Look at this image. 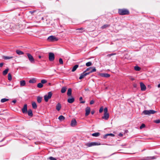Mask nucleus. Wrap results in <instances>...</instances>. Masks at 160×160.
Segmentation results:
<instances>
[{
  "instance_id": "e433bc0d",
  "label": "nucleus",
  "mask_w": 160,
  "mask_h": 160,
  "mask_svg": "<svg viewBox=\"0 0 160 160\" xmlns=\"http://www.w3.org/2000/svg\"><path fill=\"white\" fill-rule=\"evenodd\" d=\"M109 135H110V136H113H113H114V134H112V133L108 134H106V135L105 136H104V138H106V137H107V136H109Z\"/></svg>"
},
{
  "instance_id": "9d476101",
  "label": "nucleus",
  "mask_w": 160,
  "mask_h": 160,
  "mask_svg": "<svg viewBox=\"0 0 160 160\" xmlns=\"http://www.w3.org/2000/svg\"><path fill=\"white\" fill-rule=\"evenodd\" d=\"M98 75L102 77L108 78L110 76V75L108 73H100Z\"/></svg>"
},
{
  "instance_id": "393cba45",
  "label": "nucleus",
  "mask_w": 160,
  "mask_h": 160,
  "mask_svg": "<svg viewBox=\"0 0 160 160\" xmlns=\"http://www.w3.org/2000/svg\"><path fill=\"white\" fill-rule=\"evenodd\" d=\"M100 134L99 132H96L92 134V136L93 137H97L99 136Z\"/></svg>"
},
{
  "instance_id": "2f4dec72",
  "label": "nucleus",
  "mask_w": 160,
  "mask_h": 160,
  "mask_svg": "<svg viewBox=\"0 0 160 160\" xmlns=\"http://www.w3.org/2000/svg\"><path fill=\"white\" fill-rule=\"evenodd\" d=\"M9 100L8 99L5 98H2L1 100V102L3 103Z\"/></svg>"
},
{
  "instance_id": "cd10ccee",
  "label": "nucleus",
  "mask_w": 160,
  "mask_h": 160,
  "mask_svg": "<svg viewBox=\"0 0 160 160\" xmlns=\"http://www.w3.org/2000/svg\"><path fill=\"white\" fill-rule=\"evenodd\" d=\"M8 70L9 69L8 68L6 69L3 72V74L4 75H5L6 74H7L8 72Z\"/></svg>"
},
{
  "instance_id": "de8ad7c7",
  "label": "nucleus",
  "mask_w": 160,
  "mask_h": 160,
  "mask_svg": "<svg viewBox=\"0 0 160 160\" xmlns=\"http://www.w3.org/2000/svg\"><path fill=\"white\" fill-rule=\"evenodd\" d=\"M103 107H101L100 108L99 110V112L100 113H101L103 111Z\"/></svg>"
},
{
  "instance_id": "4be33fe9",
  "label": "nucleus",
  "mask_w": 160,
  "mask_h": 160,
  "mask_svg": "<svg viewBox=\"0 0 160 160\" xmlns=\"http://www.w3.org/2000/svg\"><path fill=\"white\" fill-rule=\"evenodd\" d=\"M72 94V89L71 88H69L68 89L67 92V95L68 96H71Z\"/></svg>"
},
{
  "instance_id": "20e7f679",
  "label": "nucleus",
  "mask_w": 160,
  "mask_h": 160,
  "mask_svg": "<svg viewBox=\"0 0 160 160\" xmlns=\"http://www.w3.org/2000/svg\"><path fill=\"white\" fill-rule=\"evenodd\" d=\"M156 112L152 110H145L143 111L142 113L145 115H150L151 114H153Z\"/></svg>"
},
{
  "instance_id": "39448f33",
  "label": "nucleus",
  "mask_w": 160,
  "mask_h": 160,
  "mask_svg": "<svg viewBox=\"0 0 160 160\" xmlns=\"http://www.w3.org/2000/svg\"><path fill=\"white\" fill-rule=\"evenodd\" d=\"M52 95V93L50 92L48 93V95H46L44 96V99L45 102H47L48 99H50Z\"/></svg>"
},
{
  "instance_id": "c9c22d12",
  "label": "nucleus",
  "mask_w": 160,
  "mask_h": 160,
  "mask_svg": "<svg viewBox=\"0 0 160 160\" xmlns=\"http://www.w3.org/2000/svg\"><path fill=\"white\" fill-rule=\"evenodd\" d=\"M109 26L108 24H105L103 26H102L101 27V28L103 29L109 27Z\"/></svg>"
},
{
  "instance_id": "7ed1b4c3",
  "label": "nucleus",
  "mask_w": 160,
  "mask_h": 160,
  "mask_svg": "<svg viewBox=\"0 0 160 160\" xmlns=\"http://www.w3.org/2000/svg\"><path fill=\"white\" fill-rule=\"evenodd\" d=\"M58 39L55 36L52 35L49 36L47 38V40L50 42H54L58 41Z\"/></svg>"
},
{
  "instance_id": "423d86ee",
  "label": "nucleus",
  "mask_w": 160,
  "mask_h": 160,
  "mask_svg": "<svg viewBox=\"0 0 160 160\" xmlns=\"http://www.w3.org/2000/svg\"><path fill=\"white\" fill-rule=\"evenodd\" d=\"M28 58L31 63H33L35 62L34 59L32 56L29 53H27Z\"/></svg>"
},
{
  "instance_id": "052dcab7",
  "label": "nucleus",
  "mask_w": 160,
  "mask_h": 160,
  "mask_svg": "<svg viewBox=\"0 0 160 160\" xmlns=\"http://www.w3.org/2000/svg\"><path fill=\"white\" fill-rule=\"evenodd\" d=\"M131 79L132 80H134V79L133 78H131Z\"/></svg>"
},
{
  "instance_id": "1a4fd4ad",
  "label": "nucleus",
  "mask_w": 160,
  "mask_h": 160,
  "mask_svg": "<svg viewBox=\"0 0 160 160\" xmlns=\"http://www.w3.org/2000/svg\"><path fill=\"white\" fill-rule=\"evenodd\" d=\"M141 89V91H144L146 89V87L145 85L142 82L140 83Z\"/></svg>"
},
{
  "instance_id": "f257e3e1",
  "label": "nucleus",
  "mask_w": 160,
  "mask_h": 160,
  "mask_svg": "<svg viewBox=\"0 0 160 160\" xmlns=\"http://www.w3.org/2000/svg\"><path fill=\"white\" fill-rule=\"evenodd\" d=\"M118 12L120 15H128L129 13V11L125 9H119Z\"/></svg>"
},
{
  "instance_id": "72a5a7b5",
  "label": "nucleus",
  "mask_w": 160,
  "mask_h": 160,
  "mask_svg": "<svg viewBox=\"0 0 160 160\" xmlns=\"http://www.w3.org/2000/svg\"><path fill=\"white\" fill-rule=\"evenodd\" d=\"M43 86V84L41 83H38L37 85V87L39 88H41Z\"/></svg>"
},
{
  "instance_id": "0eeeda50",
  "label": "nucleus",
  "mask_w": 160,
  "mask_h": 160,
  "mask_svg": "<svg viewBox=\"0 0 160 160\" xmlns=\"http://www.w3.org/2000/svg\"><path fill=\"white\" fill-rule=\"evenodd\" d=\"M55 58L54 54L53 53L49 52V60L50 61H53Z\"/></svg>"
},
{
  "instance_id": "f03ea898",
  "label": "nucleus",
  "mask_w": 160,
  "mask_h": 160,
  "mask_svg": "<svg viewBox=\"0 0 160 160\" xmlns=\"http://www.w3.org/2000/svg\"><path fill=\"white\" fill-rule=\"evenodd\" d=\"M101 145V143L99 142H89L85 144V145L88 147H89L94 146H98Z\"/></svg>"
},
{
  "instance_id": "4c0bfd02",
  "label": "nucleus",
  "mask_w": 160,
  "mask_h": 160,
  "mask_svg": "<svg viewBox=\"0 0 160 160\" xmlns=\"http://www.w3.org/2000/svg\"><path fill=\"white\" fill-rule=\"evenodd\" d=\"M47 82V81L45 79H42L41 81V83L42 84L45 83Z\"/></svg>"
},
{
  "instance_id": "79ce46f5",
  "label": "nucleus",
  "mask_w": 160,
  "mask_h": 160,
  "mask_svg": "<svg viewBox=\"0 0 160 160\" xmlns=\"http://www.w3.org/2000/svg\"><path fill=\"white\" fill-rule=\"evenodd\" d=\"M145 125L144 124H142L140 126V129H142V128H145Z\"/></svg>"
},
{
  "instance_id": "5fc2aeb1",
  "label": "nucleus",
  "mask_w": 160,
  "mask_h": 160,
  "mask_svg": "<svg viewBox=\"0 0 160 160\" xmlns=\"http://www.w3.org/2000/svg\"><path fill=\"white\" fill-rule=\"evenodd\" d=\"M158 88H160V83H159V84H158Z\"/></svg>"
},
{
  "instance_id": "c03bdc74",
  "label": "nucleus",
  "mask_w": 160,
  "mask_h": 160,
  "mask_svg": "<svg viewBox=\"0 0 160 160\" xmlns=\"http://www.w3.org/2000/svg\"><path fill=\"white\" fill-rule=\"evenodd\" d=\"M103 111H104V113H108V108H105L104 109Z\"/></svg>"
},
{
  "instance_id": "a878e982",
  "label": "nucleus",
  "mask_w": 160,
  "mask_h": 160,
  "mask_svg": "<svg viewBox=\"0 0 160 160\" xmlns=\"http://www.w3.org/2000/svg\"><path fill=\"white\" fill-rule=\"evenodd\" d=\"M92 68L91 70H90V71H89V72H88V73H89V74L90 73H92L93 72H95L96 70L95 67H94V68L92 67Z\"/></svg>"
},
{
  "instance_id": "2eb2a0df",
  "label": "nucleus",
  "mask_w": 160,
  "mask_h": 160,
  "mask_svg": "<svg viewBox=\"0 0 160 160\" xmlns=\"http://www.w3.org/2000/svg\"><path fill=\"white\" fill-rule=\"evenodd\" d=\"M75 101V99L73 98H69L68 99V102L70 103H72Z\"/></svg>"
},
{
  "instance_id": "6ab92c4d",
  "label": "nucleus",
  "mask_w": 160,
  "mask_h": 160,
  "mask_svg": "<svg viewBox=\"0 0 160 160\" xmlns=\"http://www.w3.org/2000/svg\"><path fill=\"white\" fill-rule=\"evenodd\" d=\"M16 53L18 54V55H23L24 54V52H22V51L19 50H16Z\"/></svg>"
},
{
  "instance_id": "aec40b11",
  "label": "nucleus",
  "mask_w": 160,
  "mask_h": 160,
  "mask_svg": "<svg viewBox=\"0 0 160 160\" xmlns=\"http://www.w3.org/2000/svg\"><path fill=\"white\" fill-rule=\"evenodd\" d=\"M78 65H75L72 68V72H74L75 71H76V70L78 68Z\"/></svg>"
},
{
  "instance_id": "5701e85b",
  "label": "nucleus",
  "mask_w": 160,
  "mask_h": 160,
  "mask_svg": "<svg viewBox=\"0 0 160 160\" xmlns=\"http://www.w3.org/2000/svg\"><path fill=\"white\" fill-rule=\"evenodd\" d=\"M32 106L33 108L34 109H36L37 108V105L36 103L35 102H33L32 103Z\"/></svg>"
},
{
  "instance_id": "bb28decb",
  "label": "nucleus",
  "mask_w": 160,
  "mask_h": 160,
  "mask_svg": "<svg viewBox=\"0 0 160 160\" xmlns=\"http://www.w3.org/2000/svg\"><path fill=\"white\" fill-rule=\"evenodd\" d=\"M67 88L65 87H63L62 88L61 90V92L62 93H64L65 92Z\"/></svg>"
},
{
  "instance_id": "9b49d317",
  "label": "nucleus",
  "mask_w": 160,
  "mask_h": 160,
  "mask_svg": "<svg viewBox=\"0 0 160 160\" xmlns=\"http://www.w3.org/2000/svg\"><path fill=\"white\" fill-rule=\"evenodd\" d=\"M22 111L23 113H25L27 112V106L26 104L24 105L23 108L22 109Z\"/></svg>"
},
{
  "instance_id": "864d4df0",
  "label": "nucleus",
  "mask_w": 160,
  "mask_h": 160,
  "mask_svg": "<svg viewBox=\"0 0 160 160\" xmlns=\"http://www.w3.org/2000/svg\"><path fill=\"white\" fill-rule=\"evenodd\" d=\"M16 102V100H13L12 101V102L14 103H15Z\"/></svg>"
},
{
  "instance_id": "6e6d98bb",
  "label": "nucleus",
  "mask_w": 160,
  "mask_h": 160,
  "mask_svg": "<svg viewBox=\"0 0 160 160\" xmlns=\"http://www.w3.org/2000/svg\"><path fill=\"white\" fill-rule=\"evenodd\" d=\"M94 111H92L91 112V113L92 114H93L94 113Z\"/></svg>"
},
{
  "instance_id": "c85d7f7f",
  "label": "nucleus",
  "mask_w": 160,
  "mask_h": 160,
  "mask_svg": "<svg viewBox=\"0 0 160 160\" xmlns=\"http://www.w3.org/2000/svg\"><path fill=\"white\" fill-rule=\"evenodd\" d=\"M8 79L9 81H11L12 79V77L11 74L9 73L8 74Z\"/></svg>"
},
{
  "instance_id": "6e6552de",
  "label": "nucleus",
  "mask_w": 160,
  "mask_h": 160,
  "mask_svg": "<svg viewBox=\"0 0 160 160\" xmlns=\"http://www.w3.org/2000/svg\"><path fill=\"white\" fill-rule=\"evenodd\" d=\"M89 74V73L85 72V71L83 72L81 74L79 78V79H82L83 78L85 77L88 75Z\"/></svg>"
},
{
  "instance_id": "ea45409f",
  "label": "nucleus",
  "mask_w": 160,
  "mask_h": 160,
  "mask_svg": "<svg viewBox=\"0 0 160 160\" xmlns=\"http://www.w3.org/2000/svg\"><path fill=\"white\" fill-rule=\"evenodd\" d=\"M82 99V97H80L79 98V100L81 101V102H80V103H84L85 102V101H81V100Z\"/></svg>"
},
{
  "instance_id": "dca6fc26",
  "label": "nucleus",
  "mask_w": 160,
  "mask_h": 160,
  "mask_svg": "<svg viewBox=\"0 0 160 160\" xmlns=\"http://www.w3.org/2000/svg\"><path fill=\"white\" fill-rule=\"evenodd\" d=\"M28 115L29 116L32 117L33 116V113L31 109H29L27 111Z\"/></svg>"
},
{
  "instance_id": "ddd939ff",
  "label": "nucleus",
  "mask_w": 160,
  "mask_h": 160,
  "mask_svg": "<svg viewBox=\"0 0 160 160\" xmlns=\"http://www.w3.org/2000/svg\"><path fill=\"white\" fill-rule=\"evenodd\" d=\"M77 125V121L75 119H72L71 123V126L72 127H74Z\"/></svg>"
},
{
  "instance_id": "bf43d9fd",
  "label": "nucleus",
  "mask_w": 160,
  "mask_h": 160,
  "mask_svg": "<svg viewBox=\"0 0 160 160\" xmlns=\"http://www.w3.org/2000/svg\"><path fill=\"white\" fill-rule=\"evenodd\" d=\"M38 58H41V56H38Z\"/></svg>"
},
{
  "instance_id": "473e14b6",
  "label": "nucleus",
  "mask_w": 160,
  "mask_h": 160,
  "mask_svg": "<svg viewBox=\"0 0 160 160\" xmlns=\"http://www.w3.org/2000/svg\"><path fill=\"white\" fill-rule=\"evenodd\" d=\"M42 98L41 97H37V102L39 103H40L42 101Z\"/></svg>"
},
{
  "instance_id": "603ef678",
  "label": "nucleus",
  "mask_w": 160,
  "mask_h": 160,
  "mask_svg": "<svg viewBox=\"0 0 160 160\" xmlns=\"http://www.w3.org/2000/svg\"><path fill=\"white\" fill-rule=\"evenodd\" d=\"M3 65V63H0V67H2V66Z\"/></svg>"
},
{
  "instance_id": "4d7b16f0",
  "label": "nucleus",
  "mask_w": 160,
  "mask_h": 160,
  "mask_svg": "<svg viewBox=\"0 0 160 160\" xmlns=\"http://www.w3.org/2000/svg\"><path fill=\"white\" fill-rule=\"evenodd\" d=\"M151 158H152V159H153L156 158H155V157H152Z\"/></svg>"
},
{
  "instance_id": "a211bd4d",
  "label": "nucleus",
  "mask_w": 160,
  "mask_h": 160,
  "mask_svg": "<svg viewBox=\"0 0 160 160\" xmlns=\"http://www.w3.org/2000/svg\"><path fill=\"white\" fill-rule=\"evenodd\" d=\"M20 83L21 87L24 86L26 85V82L24 80L21 81Z\"/></svg>"
},
{
  "instance_id": "680f3d73",
  "label": "nucleus",
  "mask_w": 160,
  "mask_h": 160,
  "mask_svg": "<svg viewBox=\"0 0 160 160\" xmlns=\"http://www.w3.org/2000/svg\"><path fill=\"white\" fill-rule=\"evenodd\" d=\"M33 12H34L30 11V12H31V13H32Z\"/></svg>"
},
{
  "instance_id": "09e8293b",
  "label": "nucleus",
  "mask_w": 160,
  "mask_h": 160,
  "mask_svg": "<svg viewBox=\"0 0 160 160\" xmlns=\"http://www.w3.org/2000/svg\"><path fill=\"white\" fill-rule=\"evenodd\" d=\"M92 68V67H90V68H88L85 71L86 72V71H90V70H91Z\"/></svg>"
},
{
  "instance_id": "3c124183",
  "label": "nucleus",
  "mask_w": 160,
  "mask_h": 160,
  "mask_svg": "<svg viewBox=\"0 0 160 160\" xmlns=\"http://www.w3.org/2000/svg\"><path fill=\"white\" fill-rule=\"evenodd\" d=\"M118 136L120 137H122L123 136V134L121 133H119Z\"/></svg>"
},
{
  "instance_id": "b1692460",
  "label": "nucleus",
  "mask_w": 160,
  "mask_h": 160,
  "mask_svg": "<svg viewBox=\"0 0 160 160\" xmlns=\"http://www.w3.org/2000/svg\"><path fill=\"white\" fill-rule=\"evenodd\" d=\"M13 58L12 56H4L3 57V58L5 60H7L9 59H12Z\"/></svg>"
},
{
  "instance_id": "7c9ffc66",
  "label": "nucleus",
  "mask_w": 160,
  "mask_h": 160,
  "mask_svg": "<svg viewBox=\"0 0 160 160\" xmlns=\"http://www.w3.org/2000/svg\"><path fill=\"white\" fill-rule=\"evenodd\" d=\"M58 119L60 121H62L65 119V118L62 115H61L58 117Z\"/></svg>"
},
{
  "instance_id": "c756f323",
  "label": "nucleus",
  "mask_w": 160,
  "mask_h": 160,
  "mask_svg": "<svg viewBox=\"0 0 160 160\" xmlns=\"http://www.w3.org/2000/svg\"><path fill=\"white\" fill-rule=\"evenodd\" d=\"M134 69L137 71H139L141 69V68L138 66H136L134 67Z\"/></svg>"
},
{
  "instance_id": "49530a36",
  "label": "nucleus",
  "mask_w": 160,
  "mask_h": 160,
  "mask_svg": "<svg viewBox=\"0 0 160 160\" xmlns=\"http://www.w3.org/2000/svg\"><path fill=\"white\" fill-rule=\"evenodd\" d=\"M49 159L50 160H56V159L52 157H50L49 158Z\"/></svg>"
},
{
  "instance_id": "58836bf2",
  "label": "nucleus",
  "mask_w": 160,
  "mask_h": 160,
  "mask_svg": "<svg viewBox=\"0 0 160 160\" xmlns=\"http://www.w3.org/2000/svg\"><path fill=\"white\" fill-rule=\"evenodd\" d=\"M59 62L60 64H63V61L62 59L61 58H59Z\"/></svg>"
},
{
  "instance_id": "37998d69",
  "label": "nucleus",
  "mask_w": 160,
  "mask_h": 160,
  "mask_svg": "<svg viewBox=\"0 0 160 160\" xmlns=\"http://www.w3.org/2000/svg\"><path fill=\"white\" fill-rule=\"evenodd\" d=\"M116 54L114 53H112V54H108L107 55V56L108 57H110L113 55H116Z\"/></svg>"
},
{
  "instance_id": "f704fd0d",
  "label": "nucleus",
  "mask_w": 160,
  "mask_h": 160,
  "mask_svg": "<svg viewBox=\"0 0 160 160\" xmlns=\"http://www.w3.org/2000/svg\"><path fill=\"white\" fill-rule=\"evenodd\" d=\"M92 65V62H89L86 63V65L87 67L91 66Z\"/></svg>"
},
{
  "instance_id": "a18cd8bd",
  "label": "nucleus",
  "mask_w": 160,
  "mask_h": 160,
  "mask_svg": "<svg viewBox=\"0 0 160 160\" xmlns=\"http://www.w3.org/2000/svg\"><path fill=\"white\" fill-rule=\"evenodd\" d=\"M84 30V28H78V29H77V30H80L82 31L80 32H83V31H84V30Z\"/></svg>"
},
{
  "instance_id": "4468645a",
  "label": "nucleus",
  "mask_w": 160,
  "mask_h": 160,
  "mask_svg": "<svg viewBox=\"0 0 160 160\" xmlns=\"http://www.w3.org/2000/svg\"><path fill=\"white\" fill-rule=\"evenodd\" d=\"M109 117V114L108 113H104V116L102 117V118L105 120H107Z\"/></svg>"
},
{
  "instance_id": "8fccbe9b",
  "label": "nucleus",
  "mask_w": 160,
  "mask_h": 160,
  "mask_svg": "<svg viewBox=\"0 0 160 160\" xmlns=\"http://www.w3.org/2000/svg\"><path fill=\"white\" fill-rule=\"evenodd\" d=\"M94 102V101L93 100H91L90 102V104H93Z\"/></svg>"
},
{
  "instance_id": "13d9d810",
  "label": "nucleus",
  "mask_w": 160,
  "mask_h": 160,
  "mask_svg": "<svg viewBox=\"0 0 160 160\" xmlns=\"http://www.w3.org/2000/svg\"><path fill=\"white\" fill-rule=\"evenodd\" d=\"M48 85H49V86H51V83H48Z\"/></svg>"
},
{
  "instance_id": "f8f14e48",
  "label": "nucleus",
  "mask_w": 160,
  "mask_h": 160,
  "mask_svg": "<svg viewBox=\"0 0 160 160\" xmlns=\"http://www.w3.org/2000/svg\"><path fill=\"white\" fill-rule=\"evenodd\" d=\"M91 109L90 107H87L85 109V115L86 116H88L90 113Z\"/></svg>"
},
{
  "instance_id": "412c9836",
  "label": "nucleus",
  "mask_w": 160,
  "mask_h": 160,
  "mask_svg": "<svg viewBox=\"0 0 160 160\" xmlns=\"http://www.w3.org/2000/svg\"><path fill=\"white\" fill-rule=\"evenodd\" d=\"M36 82V79L35 78H33L29 80V82L30 83H35Z\"/></svg>"
},
{
  "instance_id": "a19ab883",
  "label": "nucleus",
  "mask_w": 160,
  "mask_h": 160,
  "mask_svg": "<svg viewBox=\"0 0 160 160\" xmlns=\"http://www.w3.org/2000/svg\"><path fill=\"white\" fill-rule=\"evenodd\" d=\"M154 122L156 123H160V120H159V119L156 120L154 121Z\"/></svg>"
},
{
  "instance_id": "f3484780",
  "label": "nucleus",
  "mask_w": 160,
  "mask_h": 160,
  "mask_svg": "<svg viewBox=\"0 0 160 160\" xmlns=\"http://www.w3.org/2000/svg\"><path fill=\"white\" fill-rule=\"evenodd\" d=\"M61 108V104L60 103H58L57 104L56 107V109L58 111H59Z\"/></svg>"
}]
</instances>
